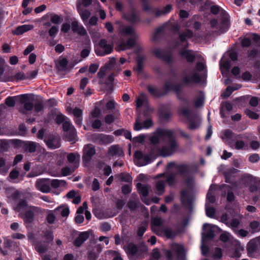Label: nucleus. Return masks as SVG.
<instances>
[{"mask_svg":"<svg viewBox=\"0 0 260 260\" xmlns=\"http://www.w3.org/2000/svg\"><path fill=\"white\" fill-rule=\"evenodd\" d=\"M149 140L152 145L151 153L164 157L173 154L178 147L173 132L170 129H157Z\"/></svg>","mask_w":260,"mask_h":260,"instance_id":"1","label":"nucleus"},{"mask_svg":"<svg viewBox=\"0 0 260 260\" xmlns=\"http://www.w3.org/2000/svg\"><path fill=\"white\" fill-rule=\"evenodd\" d=\"M115 24L119 25L118 31L121 36L130 37L126 41H121L119 46L122 50L133 48L138 37L134 27L129 25H124L121 22L118 21H116Z\"/></svg>","mask_w":260,"mask_h":260,"instance_id":"2","label":"nucleus"},{"mask_svg":"<svg viewBox=\"0 0 260 260\" xmlns=\"http://www.w3.org/2000/svg\"><path fill=\"white\" fill-rule=\"evenodd\" d=\"M192 34V32L188 29L181 34L179 36L180 43H178L176 46V47H178L180 46L183 47V48L179 51V55L181 57L186 59V60L189 62H192L196 57V55L193 51L186 49L188 47V43L187 42V40L191 38Z\"/></svg>","mask_w":260,"mask_h":260,"instance_id":"3","label":"nucleus"},{"mask_svg":"<svg viewBox=\"0 0 260 260\" xmlns=\"http://www.w3.org/2000/svg\"><path fill=\"white\" fill-rule=\"evenodd\" d=\"M222 139L226 140L231 148L238 150H245L247 147L246 143L242 140L241 135H236L230 129L222 133Z\"/></svg>","mask_w":260,"mask_h":260,"instance_id":"4","label":"nucleus"},{"mask_svg":"<svg viewBox=\"0 0 260 260\" xmlns=\"http://www.w3.org/2000/svg\"><path fill=\"white\" fill-rule=\"evenodd\" d=\"M130 260H141L148 249L145 246H137L133 243H128L124 247Z\"/></svg>","mask_w":260,"mask_h":260,"instance_id":"5","label":"nucleus"},{"mask_svg":"<svg viewBox=\"0 0 260 260\" xmlns=\"http://www.w3.org/2000/svg\"><path fill=\"white\" fill-rule=\"evenodd\" d=\"M29 95L27 94H22L19 97L20 103L23 105V108H20L19 111L23 114H26L29 111L31 110L34 107L35 111L39 112L43 109V105L41 102H38L34 104L29 100Z\"/></svg>","mask_w":260,"mask_h":260,"instance_id":"6","label":"nucleus"},{"mask_svg":"<svg viewBox=\"0 0 260 260\" xmlns=\"http://www.w3.org/2000/svg\"><path fill=\"white\" fill-rule=\"evenodd\" d=\"M173 253L176 254L177 260H185V250L182 245L177 243L171 245L170 249L165 251V254L169 260L173 259Z\"/></svg>","mask_w":260,"mask_h":260,"instance_id":"7","label":"nucleus"},{"mask_svg":"<svg viewBox=\"0 0 260 260\" xmlns=\"http://www.w3.org/2000/svg\"><path fill=\"white\" fill-rule=\"evenodd\" d=\"M63 129L66 133L65 137L67 141L74 142L77 141L76 129L70 121H66L63 122Z\"/></svg>","mask_w":260,"mask_h":260,"instance_id":"8","label":"nucleus"},{"mask_svg":"<svg viewBox=\"0 0 260 260\" xmlns=\"http://www.w3.org/2000/svg\"><path fill=\"white\" fill-rule=\"evenodd\" d=\"M210 25L212 28L215 29V31L218 32H224L226 31L228 28V19L224 17L222 19L217 20L215 19H212L210 21Z\"/></svg>","mask_w":260,"mask_h":260,"instance_id":"9","label":"nucleus"},{"mask_svg":"<svg viewBox=\"0 0 260 260\" xmlns=\"http://www.w3.org/2000/svg\"><path fill=\"white\" fill-rule=\"evenodd\" d=\"M179 25L177 23L169 21L156 29L154 34L153 40L155 41H157L161 34L168 29L173 31H176L179 29Z\"/></svg>","mask_w":260,"mask_h":260,"instance_id":"10","label":"nucleus"},{"mask_svg":"<svg viewBox=\"0 0 260 260\" xmlns=\"http://www.w3.org/2000/svg\"><path fill=\"white\" fill-rule=\"evenodd\" d=\"M168 170L173 169L174 171H177L176 174H178L183 179L189 173L190 170V166L186 164L177 165L174 162H171L168 165Z\"/></svg>","mask_w":260,"mask_h":260,"instance_id":"11","label":"nucleus"},{"mask_svg":"<svg viewBox=\"0 0 260 260\" xmlns=\"http://www.w3.org/2000/svg\"><path fill=\"white\" fill-rule=\"evenodd\" d=\"M90 139L98 144L107 145L114 141V137L111 135L103 134H94L90 136Z\"/></svg>","mask_w":260,"mask_h":260,"instance_id":"12","label":"nucleus"},{"mask_svg":"<svg viewBox=\"0 0 260 260\" xmlns=\"http://www.w3.org/2000/svg\"><path fill=\"white\" fill-rule=\"evenodd\" d=\"M99 48L95 49V53L99 56H105L111 53L113 51V46L108 44L105 39H102L99 42Z\"/></svg>","mask_w":260,"mask_h":260,"instance_id":"13","label":"nucleus"},{"mask_svg":"<svg viewBox=\"0 0 260 260\" xmlns=\"http://www.w3.org/2000/svg\"><path fill=\"white\" fill-rule=\"evenodd\" d=\"M182 81L186 84H197L200 82L201 79L199 74L192 72L187 74L185 71L183 73Z\"/></svg>","mask_w":260,"mask_h":260,"instance_id":"14","label":"nucleus"},{"mask_svg":"<svg viewBox=\"0 0 260 260\" xmlns=\"http://www.w3.org/2000/svg\"><path fill=\"white\" fill-rule=\"evenodd\" d=\"M35 187L37 190L43 193H48L50 191L49 186V179L41 178L37 180Z\"/></svg>","mask_w":260,"mask_h":260,"instance_id":"15","label":"nucleus"},{"mask_svg":"<svg viewBox=\"0 0 260 260\" xmlns=\"http://www.w3.org/2000/svg\"><path fill=\"white\" fill-rule=\"evenodd\" d=\"M153 53L157 57L165 60L168 63H171L173 60L171 53L165 50L156 48L154 49Z\"/></svg>","mask_w":260,"mask_h":260,"instance_id":"16","label":"nucleus"},{"mask_svg":"<svg viewBox=\"0 0 260 260\" xmlns=\"http://www.w3.org/2000/svg\"><path fill=\"white\" fill-rule=\"evenodd\" d=\"M95 149L92 145L87 144L85 145L83 149V161L84 162L88 163L95 154Z\"/></svg>","mask_w":260,"mask_h":260,"instance_id":"17","label":"nucleus"},{"mask_svg":"<svg viewBox=\"0 0 260 260\" xmlns=\"http://www.w3.org/2000/svg\"><path fill=\"white\" fill-rule=\"evenodd\" d=\"M47 146L51 149H55L60 147V139L58 136L50 135L45 139Z\"/></svg>","mask_w":260,"mask_h":260,"instance_id":"18","label":"nucleus"},{"mask_svg":"<svg viewBox=\"0 0 260 260\" xmlns=\"http://www.w3.org/2000/svg\"><path fill=\"white\" fill-rule=\"evenodd\" d=\"M123 17L128 22L135 24L140 21V18L138 13L134 10H131L123 14Z\"/></svg>","mask_w":260,"mask_h":260,"instance_id":"19","label":"nucleus"},{"mask_svg":"<svg viewBox=\"0 0 260 260\" xmlns=\"http://www.w3.org/2000/svg\"><path fill=\"white\" fill-rule=\"evenodd\" d=\"M152 121L149 118L141 122L140 119L137 118L134 124V130L139 131L142 129H148L152 126Z\"/></svg>","mask_w":260,"mask_h":260,"instance_id":"20","label":"nucleus"},{"mask_svg":"<svg viewBox=\"0 0 260 260\" xmlns=\"http://www.w3.org/2000/svg\"><path fill=\"white\" fill-rule=\"evenodd\" d=\"M40 208L37 207H29L28 209L25 211V214L24 216V221L28 223L31 222L34 220L35 214L38 213L40 211Z\"/></svg>","mask_w":260,"mask_h":260,"instance_id":"21","label":"nucleus"},{"mask_svg":"<svg viewBox=\"0 0 260 260\" xmlns=\"http://www.w3.org/2000/svg\"><path fill=\"white\" fill-rule=\"evenodd\" d=\"M71 27L72 31L81 36H84L87 34L86 30L83 25L80 24L78 21L74 20L72 22Z\"/></svg>","mask_w":260,"mask_h":260,"instance_id":"22","label":"nucleus"},{"mask_svg":"<svg viewBox=\"0 0 260 260\" xmlns=\"http://www.w3.org/2000/svg\"><path fill=\"white\" fill-rule=\"evenodd\" d=\"M164 226L162 220L158 217H154L151 219V229L156 234L160 233L161 229Z\"/></svg>","mask_w":260,"mask_h":260,"instance_id":"23","label":"nucleus"},{"mask_svg":"<svg viewBox=\"0 0 260 260\" xmlns=\"http://www.w3.org/2000/svg\"><path fill=\"white\" fill-rule=\"evenodd\" d=\"M234 248L230 252V256L234 258L240 257L241 251L244 249L243 247L241 246L240 243L237 240L234 241Z\"/></svg>","mask_w":260,"mask_h":260,"instance_id":"24","label":"nucleus"},{"mask_svg":"<svg viewBox=\"0 0 260 260\" xmlns=\"http://www.w3.org/2000/svg\"><path fill=\"white\" fill-rule=\"evenodd\" d=\"M89 237V233L88 232H80L78 236L74 240V245L76 247H80Z\"/></svg>","mask_w":260,"mask_h":260,"instance_id":"25","label":"nucleus"},{"mask_svg":"<svg viewBox=\"0 0 260 260\" xmlns=\"http://www.w3.org/2000/svg\"><path fill=\"white\" fill-rule=\"evenodd\" d=\"M177 174L174 172H169L160 174L157 177L164 176L166 178L165 182H166L170 186L174 185L176 182V176Z\"/></svg>","mask_w":260,"mask_h":260,"instance_id":"26","label":"nucleus"},{"mask_svg":"<svg viewBox=\"0 0 260 260\" xmlns=\"http://www.w3.org/2000/svg\"><path fill=\"white\" fill-rule=\"evenodd\" d=\"M80 155L77 153H70L67 158L68 162L73 166L78 168L79 165Z\"/></svg>","mask_w":260,"mask_h":260,"instance_id":"27","label":"nucleus"},{"mask_svg":"<svg viewBox=\"0 0 260 260\" xmlns=\"http://www.w3.org/2000/svg\"><path fill=\"white\" fill-rule=\"evenodd\" d=\"M33 25L29 24H24L18 26L13 31V34L15 35H20L23 33L31 30L33 28Z\"/></svg>","mask_w":260,"mask_h":260,"instance_id":"28","label":"nucleus"},{"mask_svg":"<svg viewBox=\"0 0 260 260\" xmlns=\"http://www.w3.org/2000/svg\"><path fill=\"white\" fill-rule=\"evenodd\" d=\"M181 86L179 84H175L172 82H167L165 85V89L166 92L173 91L177 94H179L180 91Z\"/></svg>","mask_w":260,"mask_h":260,"instance_id":"29","label":"nucleus"},{"mask_svg":"<svg viewBox=\"0 0 260 260\" xmlns=\"http://www.w3.org/2000/svg\"><path fill=\"white\" fill-rule=\"evenodd\" d=\"M108 154L112 156H120L123 154V151L119 145H114L109 147Z\"/></svg>","mask_w":260,"mask_h":260,"instance_id":"30","label":"nucleus"},{"mask_svg":"<svg viewBox=\"0 0 260 260\" xmlns=\"http://www.w3.org/2000/svg\"><path fill=\"white\" fill-rule=\"evenodd\" d=\"M160 233H158L157 235L159 236H164L169 239H173L175 236V233L172 231L171 228L164 226L161 229Z\"/></svg>","mask_w":260,"mask_h":260,"instance_id":"31","label":"nucleus"},{"mask_svg":"<svg viewBox=\"0 0 260 260\" xmlns=\"http://www.w3.org/2000/svg\"><path fill=\"white\" fill-rule=\"evenodd\" d=\"M260 242V236L257 238L251 240L248 243L247 249L249 252H253L257 248Z\"/></svg>","mask_w":260,"mask_h":260,"instance_id":"32","label":"nucleus"},{"mask_svg":"<svg viewBox=\"0 0 260 260\" xmlns=\"http://www.w3.org/2000/svg\"><path fill=\"white\" fill-rule=\"evenodd\" d=\"M137 188L141 196L145 198L147 196L150 187L148 184H142L140 183L137 184Z\"/></svg>","mask_w":260,"mask_h":260,"instance_id":"33","label":"nucleus"},{"mask_svg":"<svg viewBox=\"0 0 260 260\" xmlns=\"http://www.w3.org/2000/svg\"><path fill=\"white\" fill-rule=\"evenodd\" d=\"M193 119H191L190 118L188 120L189 121V128L191 129H194L199 127L201 122V118L198 115H193Z\"/></svg>","mask_w":260,"mask_h":260,"instance_id":"34","label":"nucleus"},{"mask_svg":"<svg viewBox=\"0 0 260 260\" xmlns=\"http://www.w3.org/2000/svg\"><path fill=\"white\" fill-rule=\"evenodd\" d=\"M39 147V144L34 142H27L24 145L25 150L30 153L35 152Z\"/></svg>","mask_w":260,"mask_h":260,"instance_id":"35","label":"nucleus"},{"mask_svg":"<svg viewBox=\"0 0 260 260\" xmlns=\"http://www.w3.org/2000/svg\"><path fill=\"white\" fill-rule=\"evenodd\" d=\"M28 208L27 202L25 200H22L19 202L15 210L16 211L22 214V212L27 210Z\"/></svg>","mask_w":260,"mask_h":260,"instance_id":"36","label":"nucleus"},{"mask_svg":"<svg viewBox=\"0 0 260 260\" xmlns=\"http://www.w3.org/2000/svg\"><path fill=\"white\" fill-rule=\"evenodd\" d=\"M56 214L60 213L62 217H67L70 213V210L68 206H63L58 207L54 210Z\"/></svg>","mask_w":260,"mask_h":260,"instance_id":"37","label":"nucleus"},{"mask_svg":"<svg viewBox=\"0 0 260 260\" xmlns=\"http://www.w3.org/2000/svg\"><path fill=\"white\" fill-rule=\"evenodd\" d=\"M214 237V231L209 229L206 232H203L202 234V242L205 243L207 240L212 239Z\"/></svg>","mask_w":260,"mask_h":260,"instance_id":"38","label":"nucleus"},{"mask_svg":"<svg viewBox=\"0 0 260 260\" xmlns=\"http://www.w3.org/2000/svg\"><path fill=\"white\" fill-rule=\"evenodd\" d=\"M165 181L163 180H159L156 182L155 188L157 190V194L160 195L164 191L165 187Z\"/></svg>","mask_w":260,"mask_h":260,"instance_id":"39","label":"nucleus"},{"mask_svg":"<svg viewBox=\"0 0 260 260\" xmlns=\"http://www.w3.org/2000/svg\"><path fill=\"white\" fill-rule=\"evenodd\" d=\"M48 244L49 243H47L46 242L44 243H42L41 242L38 243L36 244L35 248L39 253H44L46 251H47L48 249Z\"/></svg>","mask_w":260,"mask_h":260,"instance_id":"40","label":"nucleus"},{"mask_svg":"<svg viewBox=\"0 0 260 260\" xmlns=\"http://www.w3.org/2000/svg\"><path fill=\"white\" fill-rule=\"evenodd\" d=\"M66 184V182L63 180L58 179H49V186H51L53 188H56L60 186H64Z\"/></svg>","mask_w":260,"mask_h":260,"instance_id":"41","label":"nucleus"},{"mask_svg":"<svg viewBox=\"0 0 260 260\" xmlns=\"http://www.w3.org/2000/svg\"><path fill=\"white\" fill-rule=\"evenodd\" d=\"M212 2L209 0L206 1L205 7L210 6V12L213 14H217L220 10L219 7L217 5H212Z\"/></svg>","mask_w":260,"mask_h":260,"instance_id":"42","label":"nucleus"},{"mask_svg":"<svg viewBox=\"0 0 260 260\" xmlns=\"http://www.w3.org/2000/svg\"><path fill=\"white\" fill-rule=\"evenodd\" d=\"M180 114L189 120L192 117V114L187 108H182L179 110Z\"/></svg>","mask_w":260,"mask_h":260,"instance_id":"43","label":"nucleus"},{"mask_svg":"<svg viewBox=\"0 0 260 260\" xmlns=\"http://www.w3.org/2000/svg\"><path fill=\"white\" fill-rule=\"evenodd\" d=\"M77 168L73 166L71 167H65L61 169V173L63 176H68L74 172Z\"/></svg>","mask_w":260,"mask_h":260,"instance_id":"44","label":"nucleus"},{"mask_svg":"<svg viewBox=\"0 0 260 260\" xmlns=\"http://www.w3.org/2000/svg\"><path fill=\"white\" fill-rule=\"evenodd\" d=\"M205 209H206V213L207 216L212 218L214 217L215 213V209L213 207H210L209 206V204L208 203H206L205 205Z\"/></svg>","mask_w":260,"mask_h":260,"instance_id":"45","label":"nucleus"},{"mask_svg":"<svg viewBox=\"0 0 260 260\" xmlns=\"http://www.w3.org/2000/svg\"><path fill=\"white\" fill-rule=\"evenodd\" d=\"M79 13L83 21L85 23L90 15V11L87 10L84 11L79 10Z\"/></svg>","mask_w":260,"mask_h":260,"instance_id":"46","label":"nucleus"},{"mask_svg":"<svg viewBox=\"0 0 260 260\" xmlns=\"http://www.w3.org/2000/svg\"><path fill=\"white\" fill-rule=\"evenodd\" d=\"M147 89L149 93L154 97L160 96L161 94L159 93L158 90L154 86L148 85Z\"/></svg>","mask_w":260,"mask_h":260,"instance_id":"47","label":"nucleus"},{"mask_svg":"<svg viewBox=\"0 0 260 260\" xmlns=\"http://www.w3.org/2000/svg\"><path fill=\"white\" fill-rule=\"evenodd\" d=\"M66 121H70L67 117H66L64 115L60 113H58L55 118V121L57 124H60L62 123V124H63V122Z\"/></svg>","mask_w":260,"mask_h":260,"instance_id":"48","label":"nucleus"},{"mask_svg":"<svg viewBox=\"0 0 260 260\" xmlns=\"http://www.w3.org/2000/svg\"><path fill=\"white\" fill-rule=\"evenodd\" d=\"M237 89H238V88H234L230 86H228L225 91H224L222 93L221 96L223 98L226 99V98H228L234 90H237Z\"/></svg>","mask_w":260,"mask_h":260,"instance_id":"49","label":"nucleus"},{"mask_svg":"<svg viewBox=\"0 0 260 260\" xmlns=\"http://www.w3.org/2000/svg\"><path fill=\"white\" fill-rule=\"evenodd\" d=\"M120 180L123 182H131L132 181V177L129 174L121 173L118 175Z\"/></svg>","mask_w":260,"mask_h":260,"instance_id":"50","label":"nucleus"},{"mask_svg":"<svg viewBox=\"0 0 260 260\" xmlns=\"http://www.w3.org/2000/svg\"><path fill=\"white\" fill-rule=\"evenodd\" d=\"M142 162H138V166H145L151 162V157L149 155L145 154L143 155Z\"/></svg>","mask_w":260,"mask_h":260,"instance_id":"51","label":"nucleus"},{"mask_svg":"<svg viewBox=\"0 0 260 260\" xmlns=\"http://www.w3.org/2000/svg\"><path fill=\"white\" fill-rule=\"evenodd\" d=\"M62 19L58 15L55 14H51L50 21L55 24H57L61 22Z\"/></svg>","mask_w":260,"mask_h":260,"instance_id":"52","label":"nucleus"},{"mask_svg":"<svg viewBox=\"0 0 260 260\" xmlns=\"http://www.w3.org/2000/svg\"><path fill=\"white\" fill-rule=\"evenodd\" d=\"M58 32V27L55 25H52L48 30L49 36L54 39Z\"/></svg>","mask_w":260,"mask_h":260,"instance_id":"53","label":"nucleus"},{"mask_svg":"<svg viewBox=\"0 0 260 260\" xmlns=\"http://www.w3.org/2000/svg\"><path fill=\"white\" fill-rule=\"evenodd\" d=\"M5 65V61L4 59L0 57V81H5V80L3 77V74L5 71L4 66Z\"/></svg>","mask_w":260,"mask_h":260,"instance_id":"54","label":"nucleus"},{"mask_svg":"<svg viewBox=\"0 0 260 260\" xmlns=\"http://www.w3.org/2000/svg\"><path fill=\"white\" fill-rule=\"evenodd\" d=\"M232 108H233L232 105L230 103L226 102V103L222 104V105L221 106V109H220V114H221V116L224 117V114H223L224 109H226L228 111H230L232 110Z\"/></svg>","mask_w":260,"mask_h":260,"instance_id":"55","label":"nucleus"},{"mask_svg":"<svg viewBox=\"0 0 260 260\" xmlns=\"http://www.w3.org/2000/svg\"><path fill=\"white\" fill-rule=\"evenodd\" d=\"M207 200L210 203H213L215 201V198L213 195L212 186H210L209 191L207 194Z\"/></svg>","mask_w":260,"mask_h":260,"instance_id":"56","label":"nucleus"},{"mask_svg":"<svg viewBox=\"0 0 260 260\" xmlns=\"http://www.w3.org/2000/svg\"><path fill=\"white\" fill-rule=\"evenodd\" d=\"M55 214H56V213H55L54 212H50L47 215L46 219H47V222L49 224H52L54 222V221L56 219Z\"/></svg>","mask_w":260,"mask_h":260,"instance_id":"57","label":"nucleus"},{"mask_svg":"<svg viewBox=\"0 0 260 260\" xmlns=\"http://www.w3.org/2000/svg\"><path fill=\"white\" fill-rule=\"evenodd\" d=\"M147 223H143L142 225L138 228L137 231V235L139 237H142L146 231Z\"/></svg>","mask_w":260,"mask_h":260,"instance_id":"58","label":"nucleus"},{"mask_svg":"<svg viewBox=\"0 0 260 260\" xmlns=\"http://www.w3.org/2000/svg\"><path fill=\"white\" fill-rule=\"evenodd\" d=\"M44 237L46 239V242L47 243H49L52 241L54 239L53 233L51 231H46L44 234Z\"/></svg>","mask_w":260,"mask_h":260,"instance_id":"59","label":"nucleus"},{"mask_svg":"<svg viewBox=\"0 0 260 260\" xmlns=\"http://www.w3.org/2000/svg\"><path fill=\"white\" fill-rule=\"evenodd\" d=\"M15 96H9L5 100L6 104L10 107H13L15 104Z\"/></svg>","mask_w":260,"mask_h":260,"instance_id":"60","label":"nucleus"},{"mask_svg":"<svg viewBox=\"0 0 260 260\" xmlns=\"http://www.w3.org/2000/svg\"><path fill=\"white\" fill-rule=\"evenodd\" d=\"M134 157L136 159V164L138 165V162H142L144 154L141 151H137L134 153Z\"/></svg>","mask_w":260,"mask_h":260,"instance_id":"61","label":"nucleus"},{"mask_svg":"<svg viewBox=\"0 0 260 260\" xmlns=\"http://www.w3.org/2000/svg\"><path fill=\"white\" fill-rule=\"evenodd\" d=\"M246 114L250 118L252 119H257L258 118V115L254 112L250 110L247 109L245 110Z\"/></svg>","mask_w":260,"mask_h":260,"instance_id":"62","label":"nucleus"},{"mask_svg":"<svg viewBox=\"0 0 260 260\" xmlns=\"http://www.w3.org/2000/svg\"><path fill=\"white\" fill-rule=\"evenodd\" d=\"M206 66L204 62H198L196 64V70L194 72H201L205 69Z\"/></svg>","mask_w":260,"mask_h":260,"instance_id":"63","label":"nucleus"},{"mask_svg":"<svg viewBox=\"0 0 260 260\" xmlns=\"http://www.w3.org/2000/svg\"><path fill=\"white\" fill-rule=\"evenodd\" d=\"M116 59L115 58H110L108 62L106 64V67L107 69H112L114 68L116 64Z\"/></svg>","mask_w":260,"mask_h":260,"instance_id":"64","label":"nucleus"}]
</instances>
